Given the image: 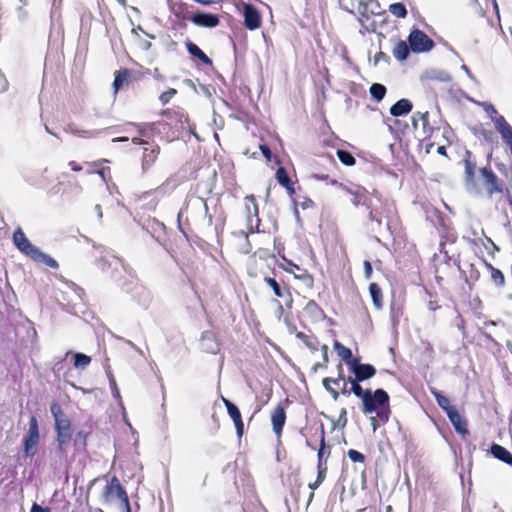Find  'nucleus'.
I'll return each mask as SVG.
<instances>
[{
  "mask_svg": "<svg viewBox=\"0 0 512 512\" xmlns=\"http://www.w3.org/2000/svg\"><path fill=\"white\" fill-rule=\"evenodd\" d=\"M360 410L364 415H373L369 418L373 431L381 425H385L392 414L390 396L382 388L376 390L368 389L360 404Z\"/></svg>",
  "mask_w": 512,
  "mask_h": 512,
  "instance_id": "f257e3e1",
  "label": "nucleus"
},
{
  "mask_svg": "<svg viewBox=\"0 0 512 512\" xmlns=\"http://www.w3.org/2000/svg\"><path fill=\"white\" fill-rule=\"evenodd\" d=\"M13 243L21 253L28 256L33 261L45 264L53 269H57L59 267L58 262L54 258L43 253L28 240L21 228H17L14 231Z\"/></svg>",
  "mask_w": 512,
  "mask_h": 512,
  "instance_id": "f03ea898",
  "label": "nucleus"
},
{
  "mask_svg": "<svg viewBox=\"0 0 512 512\" xmlns=\"http://www.w3.org/2000/svg\"><path fill=\"white\" fill-rule=\"evenodd\" d=\"M244 209L246 214V225L247 232L241 231L239 235L244 239L245 244L240 248V252L243 254H249L252 252V245L249 241V234L259 231V206L257 200L253 194L247 195L244 198Z\"/></svg>",
  "mask_w": 512,
  "mask_h": 512,
  "instance_id": "7ed1b4c3",
  "label": "nucleus"
},
{
  "mask_svg": "<svg viewBox=\"0 0 512 512\" xmlns=\"http://www.w3.org/2000/svg\"><path fill=\"white\" fill-rule=\"evenodd\" d=\"M51 412L55 419L57 449L61 455L66 456L68 445L72 441L73 436L71 422L66 417H60L63 415V412L58 404L55 403L51 406Z\"/></svg>",
  "mask_w": 512,
  "mask_h": 512,
  "instance_id": "20e7f679",
  "label": "nucleus"
},
{
  "mask_svg": "<svg viewBox=\"0 0 512 512\" xmlns=\"http://www.w3.org/2000/svg\"><path fill=\"white\" fill-rule=\"evenodd\" d=\"M264 282L273 291L280 313H283L284 307L286 309L292 308L293 296L290 286L282 278L277 279L276 275L274 277L265 276Z\"/></svg>",
  "mask_w": 512,
  "mask_h": 512,
  "instance_id": "39448f33",
  "label": "nucleus"
},
{
  "mask_svg": "<svg viewBox=\"0 0 512 512\" xmlns=\"http://www.w3.org/2000/svg\"><path fill=\"white\" fill-rule=\"evenodd\" d=\"M102 499L106 503H111L118 499L123 504L127 512H130L129 497L117 476H112L102 490Z\"/></svg>",
  "mask_w": 512,
  "mask_h": 512,
  "instance_id": "423d86ee",
  "label": "nucleus"
},
{
  "mask_svg": "<svg viewBox=\"0 0 512 512\" xmlns=\"http://www.w3.org/2000/svg\"><path fill=\"white\" fill-rule=\"evenodd\" d=\"M408 42L414 53L428 52L435 46L434 41L420 29H413L410 32Z\"/></svg>",
  "mask_w": 512,
  "mask_h": 512,
  "instance_id": "0eeeda50",
  "label": "nucleus"
},
{
  "mask_svg": "<svg viewBox=\"0 0 512 512\" xmlns=\"http://www.w3.org/2000/svg\"><path fill=\"white\" fill-rule=\"evenodd\" d=\"M39 440H40V435H39L38 421L35 416H32L29 420L28 433L25 436L24 441H23L24 453L27 456L33 457L36 454Z\"/></svg>",
  "mask_w": 512,
  "mask_h": 512,
  "instance_id": "6e6552de",
  "label": "nucleus"
},
{
  "mask_svg": "<svg viewBox=\"0 0 512 512\" xmlns=\"http://www.w3.org/2000/svg\"><path fill=\"white\" fill-rule=\"evenodd\" d=\"M288 405V401L286 403H278L270 413V421L272 425V430L277 437L278 440L281 439L283 434V429L286 423L287 414L286 407Z\"/></svg>",
  "mask_w": 512,
  "mask_h": 512,
  "instance_id": "1a4fd4ad",
  "label": "nucleus"
},
{
  "mask_svg": "<svg viewBox=\"0 0 512 512\" xmlns=\"http://www.w3.org/2000/svg\"><path fill=\"white\" fill-rule=\"evenodd\" d=\"M160 115L166 118L168 125L177 130L183 129L185 123L188 122L187 113L179 106L164 109L160 112Z\"/></svg>",
  "mask_w": 512,
  "mask_h": 512,
  "instance_id": "9d476101",
  "label": "nucleus"
},
{
  "mask_svg": "<svg viewBox=\"0 0 512 512\" xmlns=\"http://www.w3.org/2000/svg\"><path fill=\"white\" fill-rule=\"evenodd\" d=\"M339 187L344 192L352 196V203L354 206L362 205L370 209L371 199L369 197V192L366 188L359 185L349 187L343 183H339Z\"/></svg>",
  "mask_w": 512,
  "mask_h": 512,
  "instance_id": "9b49d317",
  "label": "nucleus"
},
{
  "mask_svg": "<svg viewBox=\"0 0 512 512\" xmlns=\"http://www.w3.org/2000/svg\"><path fill=\"white\" fill-rule=\"evenodd\" d=\"M168 7L180 27H186V21H191L194 12L190 11L187 3L182 1H169Z\"/></svg>",
  "mask_w": 512,
  "mask_h": 512,
  "instance_id": "f8f14e48",
  "label": "nucleus"
},
{
  "mask_svg": "<svg viewBox=\"0 0 512 512\" xmlns=\"http://www.w3.org/2000/svg\"><path fill=\"white\" fill-rule=\"evenodd\" d=\"M331 455V446L326 445L323 424L320 427V444L317 452V470L328 471V459Z\"/></svg>",
  "mask_w": 512,
  "mask_h": 512,
  "instance_id": "ddd939ff",
  "label": "nucleus"
},
{
  "mask_svg": "<svg viewBox=\"0 0 512 512\" xmlns=\"http://www.w3.org/2000/svg\"><path fill=\"white\" fill-rule=\"evenodd\" d=\"M349 370L354 375V378L362 382L373 378L377 372L372 364L360 363V359L354 361Z\"/></svg>",
  "mask_w": 512,
  "mask_h": 512,
  "instance_id": "4468645a",
  "label": "nucleus"
},
{
  "mask_svg": "<svg viewBox=\"0 0 512 512\" xmlns=\"http://www.w3.org/2000/svg\"><path fill=\"white\" fill-rule=\"evenodd\" d=\"M480 173L484 178L486 190L489 195L503 192V186L491 168L483 167L480 169Z\"/></svg>",
  "mask_w": 512,
  "mask_h": 512,
  "instance_id": "2eb2a0df",
  "label": "nucleus"
},
{
  "mask_svg": "<svg viewBox=\"0 0 512 512\" xmlns=\"http://www.w3.org/2000/svg\"><path fill=\"white\" fill-rule=\"evenodd\" d=\"M244 25L248 30L260 28L262 19L259 11L252 4H244L243 7Z\"/></svg>",
  "mask_w": 512,
  "mask_h": 512,
  "instance_id": "dca6fc26",
  "label": "nucleus"
},
{
  "mask_svg": "<svg viewBox=\"0 0 512 512\" xmlns=\"http://www.w3.org/2000/svg\"><path fill=\"white\" fill-rule=\"evenodd\" d=\"M222 401L227 409L228 415L230 416L234 423L237 436L241 438L244 434V423L242 421V416L239 408L230 400L224 397H222Z\"/></svg>",
  "mask_w": 512,
  "mask_h": 512,
  "instance_id": "f3484780",
  "label": "nucleus"
},
{
  "mask_svg": "<svg viewBox=\"0 0 512 512\" xmlns=\"http://www.w3.org/2000/svg\"><path fill=\"white\" fill-rule=\"evenodd\" d=\"M191 22L198 27L214 28L219 25L220 19L216 14L203 11H195L193 13Z\"/></svg>",
  "mask_w": 512,
  "mask_h": 512,
  "instance_id": "a211bd4d",
  "label": "nucleus"
},
{
  "mask_svg": "<svg viewBox=\"0 0 512 512\" xmlns=\"http://www.w3.org/2000/svg\"><path fill=\"white\" fill-rule=\"evenodd\" d=\"M495 129L500 133L502 140L508 145L512 154V126L504 116L493 117Z\"/></svg>",
  "mask_w": 512,
  "mask_h": 512,
  "instance_id": "6ab92c4d",
  "label": "nucleus"
},
{
  "mask_svg": "<svg viewBox=\"0 0 512 512\" xmlns=\"http://www.w3.org/2000/svg\"><path fill=\"white\" fill-rule=\"evenodd\" d=\"M160 153V147L153 143H146L142 156V169L147 171L156 162Z\"/></svg>",
  "mask_w": 512,
  "mask_h": 512,
  "instance_id": "aec40b11",
  "label": "nucleus"
},
{
  "mask_svg": "<svg viewBox=\"0 0 512 512\" xmlns=\"http://www.w3.org/2000/svg\"><path fill=\"white\" fill-rule=\"evenodd\" d=\"M344 381H347V379L345 378L342 364H339L338 365V377L337 378L326 377L323 379L322 384L325 387V389L327 390V392L331 395V397L336 401L340 396V392L337 389L330 387V383H333L334 385L339 386L340 383L341 382L344 383Z\"/></svg>",
  "mask_w": 512,
  "mask_h": 512,
  "instance_id": "412c9836",
  "label": "nucleus"
},
{
  "mask_svg": "<svg viewBox=\"0 0 512 512\" xmlns=\"http://www.w3.org/2000/svg\"><path fill=\"white\" fill-rule=\"evenodd\" d=\"M446 415L457 433L462 435L468 434L467 421L455 408L448 411Z\"/></svg>",
  "mask_w": 512,
  "mask_h": 512,
  "instance_id": "4be33fe9",
  "label": "nucleus"
},
{
  "mask_svg": "<svg viewBox=\"0 0 512 512\" xmlns=\"http://www.w3.org/2000/svg\"><path fill=\"white\" fill-rule=\"evenodd\" d=\"M304 315L314 322L321 321L325 317L324 310L315 300H309L303 308Z\"/></svg>",
  "mask_w": 512,
  "mask_h": 512,
  "instance_id": "5701e85b",
  "label": "nucleus"
},
{
  "mask_svg": "<svg viewBox=\"0 0 512 512\" xmlns=\"http://www.w3.org/2000/svg\"><path fill=\"white\" fill-rule=\"evenodd\" d=\"M114 76L113 89L115 93L132 81V71L128 68L115 71Z\"/></svg>",
  "mask_w": 512,
  "mask_h": 512,
  "instance_id": "b1692460",
  "label": "nucleus"
},
{
  "mask_svg": "<svg viewBox=\"0 0 512 512\" xmlns=\"http://www.w3.org/2000/svg\"><path fill=\"white\" fill-rule=\"evenodd\" d=\"M465 169V180L469 184L475 183L476 163L472 160V153L466 151L463 159Z\"/></svg>",
  "mask_w": 512,
  "mask_h": 512,
  "instance_id": "393cba45",
  "label": "nucleus"
},
{
  "mask_svg": "<svg viewBox=\"0 0 512 512\" xmlns=\"http://www.w3.org/2000/svg\"><path fill=\"white\" fill-rule=\"evenodd\" d=\"M413 108L412 102L409 99L402 98L390 107V114L394 117L407 115Z\"/></svg>",
  "mask_w": 512,
  "mask_h": 512,
  "instance_id": "a878e982",
  "label": "nucleus"
},
{
  "mask_svg": "<svg viewBox=\"0 0 512 512\" xmlns=\"http://www.w3.org/2000/svg\"><path fill=\"white\" fill-rule=\"evenodd\" d=\"M275 176L278 183L283 186L287 190L288 194L292 197L295 194L294 183L290 179L286 169L284 167H279L276 170Z\"/></svg>",
  "mask_w": 512,
  "mask_h": 512,
  "instance_id": "bb28decb",
  "label": "nucleus"
},
{
  "mask_svg": "<svg viewBox=\"0 0 512 512\" xmlns=\"http://www.w3.org/2000/svg\"><path fill=\"white\" fill-rule=\"evenodd\" d=\"M185 46L189 54L192 57L197 58L202 64L207 66H211L213 64L212 60L192 41H186Z\"/></svg>",
  "mask_w": 512,
  "mask_h": 512,
  "instance_id": "cd10ccee",
  "label": "nucleus"
},
{
  "mask_svg": "<svg viewBox=\"0 0 512 512\" xmlns=\"http://www.w3.org/2000/svg\"><path fill=\"white\" fill-rule=\"evenodd\" d=\"M490 452L496 459L512 466V454L503 446L494 443L490 447Z\"/></svg>",
  "mask_w": 512,
  "mask_h": 512,
  "instance_id": "c85d7f7f",
  "label": "nucleus"
},
{
  "mask_svg": "<svg viewBox=\"0 0 512 512\" xmlns=\"http://www.w3.org/2000/svg\"><path fill=\"white\" fill-rule=\"evenodd\" d=\"M410 45L403 40H398L392 50L393 56L398 61H405L410 54Z\"/></svg>",
  "mask_w": 512,
  "mask_h": 512,
  "instance_id": "c756f323",
  "label": "nucleus"
},
{
  "mask_svg": "<svg viewBox=\"0 0 512 512\" xmlns=\"http://www.w3.org/2000/svg\"><path fill=\"white\" fill-rule=\"evenodd\" d=\"M334 348L337 351L339 357H341V359L345 361L349 368L352 366L354 361H357L359 359L354 358L351 349L342 345L338 341H335Z\"/></svg>",
  "mask_w": 512,
  "mask_h": 512,
  "instance_id": "7c9ffc66",
  "label": "nucleus"
},
{
  "mask_svg": "<svg viewBox=\"0 0 512 512\" xmlns=\"http://www.w3.org/2000/svg\"><path fill=\"white\" fill-rule=\"evenodd\" d=\"M430 392L434 396L438 406L448 413V411L453 410L455 407L451 405V402L448 397L444 396L439 390L434 387H430Z\"/></svg>",
  "mask_w": 512,
  "mask_h": 512,
  "instance_id": "2f4dec72",
  "label": "nucleus"
},
{
  "mask_svg": "<svg viewBox=\"0 0 512 512\" xmlns=\"http://www.w3.org/2000/svg\"><path fill=\"white\" fill-rule=\"evenodd\" d=\"M485 267L490 272L492 282L498 287H504L505 276L502 271L494 267L491 263L485 262Z\"/></svg>",
  "mask_w": 512,
  "mask_h": 512,
  "instance_id": "473e14b6",
  "label": "nucleus"
},
{
  "mask_svg": "<svg viewBox=\"0 0 512 512\" xmlns=\"http://www.w3.org/2000/svg\"><path fill=\"white\" fill-rule=\"evenodd\" d=\"M348 382L351 384V387L349 388L350 395L353 393L362 401L369 388L364 389L360 384L362 381L357 380L356 378L348 377Z\"/></svg>",
  "mask_w": 512,
  "mask_h": 512,
  "instance_id": "72a5a7b5",
  "label": "nucleus"
},
{
  "mask_svg": "<svg viewBox=\"0 0 512 512\" xmlns=\"http://www.w3.org/2000/svg\"><path fill=\"white\" fill-rule=\"evenodd\" d=\"M369 292L375 307L380 308L382 306V291L377 283H371L369 285Z\"/></svg>",
  "mask_w": 512,
  "mask_h": 512,
  "instance_id": "f704fd0d",
  "label": "nucleus"
},
{
  "mask_svg": "<svg viewBox=\"0 0 512 512\" xmlns=\"http://www.w3.org/2000/svg\"><path fill=\"white\" fill-rule=\"evenodd\" d=\"M371 97L380 102L386 95L387 89L383 84L373 83L369 89Z\"/></svg>",
  "mask_w": 512,
  "mask_h": 512,
  "instance_id": "c9c22d12",
  "label": "nucleus"
},
{
  "mask_svg": "<svg viewBox=\"0 0 512 512\" xmlns=\"http://www.w3.org/2000/svg\"><path fill=\"white\" fill-rule=\"evenodd\" d=\"M336 154L343 165L354 166L356 164L355 157L349 151L338 149Z\"/></svg>",
  "mask_w": 512,
  "mask_h": 512,
  "instance_id": "e433bc0d",
  "label": "nucleus"
},
{
  "mask_svg": "<svg viewBox=\"0 0 512 512\" xmlns=\"http://www.w3.org/2000/svg\"><path fill=\"white\" fill-rule=\"evenodd\" d=\"M389 11L397 18H405L407 16V9L403 3L397 2L389 6Z\"/></svg>",
  "mask_w": 512,
  "mask_h": 512,
  "instance_id": "4c0bfd02",
  "label": "nucleus"
},
{
  "mask_svg": "<svg viewBox=\"0 0 512 512\" xmlns=\"http://www.w3.org/2000/svg\"><path fill=\"white\" fill-rule=\"evenodd\" d=\"M91 363V357L83 353H75L74 366L77 368H86Z\"/></svg>",
  "mask_w": 512,
  "mask_h": 512,
  "instance_id": "58836bf2",
  "label": "nucleus"
},
{
  "mask_svg": "<svg viewBox=\"0 0 512 512\" xmlns=\"http://www.w3.org/2000/svg\"><path fill=\"white\" fill-rule=\"evenodd\" d=\"M176 94L177 90L175 88H169L168 90L160 94L159 101L161 102L162 105H166Z\"/></svg>",
  "mask_w": 512,
  "mask_h": 512,
  "instance_id": "ea45409f",
  "label": "nucleus"
},
{
  "mask_svg": "<svg viewBox=\"0 0 512 512\" xmlns=\"http://www.w3.org/2000/svg\"><path fill=\"white\" fill-rule=\"evenodd\" d=\"M326 475H327V471H323V470H317V477H316V480L314 482H311L309 483V488L314 491L315 489H317L325 480L326 478Z\"/></svg>",
  "mask_w": 512,
  "mask_h": 512,
  "instance_id": "a19ab883",
  "label": "nucleus"
},
{
  "mask_svg": "<svg viewBox=\"0 0 512 512\" xmlns=\"http://www.w3.org/2000/svg\"><path fill=\"white\" fill-rule=\"evenodd\" d=\"M347 455L352 462H359V463L365 462L364 454H362L361 452H359L357 450L350 449V450H348Z\"/></svg>",
  "mask_w": 512,
  "mask_h": 512,
  "instance_id": "79ce46f5",
  "label": "nucleus"
},
{
  "mask_svg": "<svg viewBox=\"0 0 512 512\" xmlns=\"http://www.w3.org/2000/svg\"><path fill=\"white\" fill-rule=\"evenodd\" d=\"M483 108L493 121V117L501 116L491 103H483Z\"/></svg>",
  "mask_w": 512,
  "mask_h": 512,
  "instance_id": "37998d69",
  "label": "nucleus"
},
{
  "mask_svg": "<svg viewBox=\"0 0 512 512\" xmlns=\"http://www.w3.org/2000/svg\"><path fill=\"white\" fill-rule=\"evenodd\" d=\"M198 201L201 203V205H202V206H203V208H204L205 218L207 219V224H208V226H211V225H212V223H213V217H212V215L209 213L208 205H207V201H206L204 198H201V197H199V198H198Z\"/></svg>",
  "mask_w": 512,
  "mask_h": 512,
  "instance_id": "c03bdc74",
  "label": "nucleus"
},
{
  "mask_svg": "<svg viewBox=\"0 0 512 512\" xmlns=\"http://www.w3.org/2000/svg\"><path fill=\"white\" fill-rule=\"evenodd\" d=\"M89 174H93V173H96L98 174L103 181H106V175L107 174H110V168L109 167H102L100 169H96V170H90L88 171Z\"/></svg>",
  "mask_w": 512,
  "mask_h": 512,
  "instance_id": "a18cd8bd",
  "label": "nucleus"
},
{
  "mask_svg": "<svg viewBox=\"0 0 512 512\" xmlns=\"http://www.w3.org/2000/svg\"><path fill=\"white\" fill-rule=\"evenodd\" d=\"M87 436L88 434L83 432V431H79L76 435V439L74 441V444L75 445H78V442L81 441V445L83 448L86 447V444H87Z\"/></svg>",
  "mask_w": 512,
  "mask_h": 512,
  "instance_id": "49530a36",
  "label": "nucleus"
},
{
  "mask_svg": "<svg viewBox=\"0 0 512 512\" xmlns=\"http://www.w3.org/2000/svg\"><path fill=\"white\" fill-rule=\"evenodd\" d=\"M364 266V275L366 279H370L372 277L373 268L371 262L369 260H365L363 263Z\"/></svg>",
  "mask_w": 512,
  "mask_h": 512,
  "instance_id": "de8ad7c7",
  "label": "nucleus"
},
{
  "mask_svg": "<svg viewBox=\"0 0 512 512\" xmlns=\"http://www.w3.org/2000/svg\"><path fill=\"white\" fill-rule=\"evenodd\" d=\"M142 74H143V75H150V74H152V75H153V77H154L156 80H160V81L164 80V76H163V75H162V73L160 72L159 68H155L152 72H151L149 69H147V70H146V71H144Z\"/></svg>",
  "mask_w": 512,
  "mask_h": 512,
  "instance_id": "09e8293b",
  "label": "nucleus"
},
{
  "mask_svg": "<svg viewBox=\"0 0 512 512\" xmlns=\"http://www.w3.org/2000/svg\"><path fill=\"white\" fill-rule=\"evenodd\" d=\"M9 83L5 75H0V93L5 92L8 89Z\"/></svg>",
  "mask_w": 512,
  "mask_h": 512,
  "instance_id": "8fccbe9b",
  "label": "nucleus"
},
{
  "mask_svg": "<svg viewBox=\"0 0 512 512\" xmlns=\"http://www.w3.org/2000/svg\"><path fill=\"white\" fill-rule=\"evenodd\" d=\"M347 421V411L345 408H342L339 414L338 422L341 423L342 426L344 427L347 424Z\"/></svg>",
  "mask_w": 512,
  "mask_h": 512,
  "instance_id": "3c124183",
  "label": "nucleus"
},
{
  "mask_svg": "<svg viewBox=\"0 0 512 512\" xmlns=\"http://www.w3.org/2000/svg\"><path fill=\"white\" fill-rule=\"evenodd\" d=\"M68 165L71 168V170L74 171V172H80V171L83 170V166L80 163H78V162H76L74 160L70 161L68 163Z\"/></svg>",
  "mask_w": 512,
  "mask_h": 512,
  "instance_id": "603ef678",
  "label": "nucleus"
},
{
  "mask_svg": "<svg viewBox=\"0 0 512 512\" xmlns=\"http://www.w3.org/2000/svg\"><path fill=\"white\" fill-rule=\"evenodd\" d=\"M260 150L267 160L271 159V150L267 145H260Z\"/></svg>",
  "mask_w": 512,
  "mask_h": 512,
  "instance_id": "864d4df0",
  "label": "nucleus"
},
{
  "mask_svg": "<svg viewBox=\"0 0 512 512\" xmlns=\"http://www.w3.org/2000/svg\"><path fill=\"white\" fill-rule=\"evenodd\" d=\"M105 162H108L106 159H99L97 161H94L92 163H87L89 166L93 168V170L102 168L101 165Z\"/></svg>",
  "mask_w": 512,
  "mask_h": 512,
  "instance_id": "5fc2aeb1",
  "label": "nucleus"
},
{
  "mask_svg": "<svg viewBox=\"0 0 512 512\" xmlns=\"http://www.w3.org/2000/svg\"><path fill=\"white\" fill-rule=\"evenodd\" d=\"M380 60L388 61L389 57L386 53L380 51L375 55V62H379Z\"/></svg>",
  "mask_w": 512,
  "mask_h": 512,
  "instance_id": "6e6d98bb",
  "label": "nucleus"
},
{
  "mask_svg": "<svg viewBox=\"0 0 512 512\" xmlns=\"http://www.w3.org/2000/svg\"><path fill=\"white\" fill-rule=\"evenodd\" d=\"M297 337H298V338H300V339H302L308 347L313 348V349H316L315 347H313V346L310 344V342H309V337H308L307 335H305L303 332H299V333L297 334Z\"/></svg>",
  "mask_w": 512,
  "mask_h": 512,
  "instance_id": "4d7b16f0",
  "label": "nucleus"
},
{
  "mask_svg": "<svg viewBox=\"0 0 512 512\" xmlns=\"http://www.w3.org/2000/svg\"><path fill=\"white\" fill-rule=\"evenodd\" d=\"M322 351H323V368H326L327 363H328V347L326 345H323Z\"/></svg>",
  "mask_w": 512,
  "mask_h": 512,
  "instance_id": "13d9d810",
  "label": "nucleus"
},
{
  "mask_svg": "<svg viewBox=\"0 0 512 512\" xmlns=\"http://www.w3.org/2000/svg\"><path fill=\"white\" fill-rule=\"evenodd\" d=\"M348 383H349L348 380L344 381V383H342V388H341V394L346 395V396H350L349 388L347 387Z\"/></svg>",
  "mask_w": 512,
  "mask_h": 512,
  "instance_id": "bf43d9fd",
  "label": "nucleus"
},
{
  "mask_svg": "<svg viewBox=\"0 0 512 512\" xmlns=\"http://www.w3.org/2000/svg\"><path fill=\"white\" fill-rule=\"evenodd\" d=\"M370 221H375L377 222L379 225L381 224V220L377 217V215L374 213L373 210H370L369 211V215H368Z\"/></svg>",
  "mask_w": 512,
  "mask_h": 512,
  "instance_id": "052dcab7",
  "label": "nucleus"
},
{
  "mask_svg": "<svg viewBox=\"0 0 512 512\" xmlns=\"http://www.w3.org/2000/svg\"><path fill=\"white\" fill-rule=\"evenodd\" d=\"M428 308L431 310V311H435L437 309L440 308V306L438 305V303L436 301H429L428 303Z\"/></svg>",
  "mask_w": 512,
  "mask_h": 512,
  "instance_id": "680f3d73",
  "label": "nucleus"
},
{
  "mask_svg": "<svg viewBox=\"0 0 512 512\" xmlns=\"http://www.w3.org/2000/svg\"><path fill=\"white\" fill-rule=\"evenodd\" d=\"M437 152L442 155V156H447V152H446V146L445 145H440L438 146L437 148Z\"/></svg>",
  "mask_w": 512,
  "mask_h": 512,
  "instance_id": "e2e57ef3",
  "label": "nucleus"
},
{
  "mask_svg": "<svg viewBox=\"0 0 512 512\" xmlns=\"http://www.w3.org/2000/svg\"><path fill=\"white\" fill-rule=\"evenodd\" d=\"M30 512H42V506L37 503H33Z\"/></svg>",
  "mask_w": 512,
  "mask_h": 512,
  "instance_id": "0e129e2a",
  "label": "nucleus"
},
{
  "mask_svg": "<svg viewBox=\"0 0 512 512\" xmlns=\"http://www.w3.org/2000/svg\"><path fill=\"white\" fill-rule=\"evenodd\" d=\"M194 1L201 5H204V6H209L214 3V0H194Z\"/></svg>",
  "mask_w": 512,
  "mask_h": 512,
  "instance_id": "69168bd1",
  "label": "nucleus"
},
{
  "mask_svg": "<svg viewBox=\"0 0 512 512\" xmlns=\"http://www.w3.org/2000/svg\"><path fill=\"white\" fill-rule=\"evenodd\" d=\"M132 142L134 144H144V145H146V143H147L146 141L142 140L140 137H134L132 139Z\"/></svg>",
  "mask_w": 512,
  "mask_h": 512,
  "instance_id": "338daca9",
  "label": "nucleus"
},
{
  "mask_svg": "<svg viewBox=\"0 0 512 512\" xmlns=\"http://www.w3.org/2000/svg\"><path fill=\"white\" fill-rule=\"evenodd\" d=\"M63 0H53V6L60 9L62 6Z\"/></svg>",
  "mask_w": 512,
  "mask_h": 512,
  "instance_id": "774afa93",
  "label": "nucleus"
}]
</instances>
